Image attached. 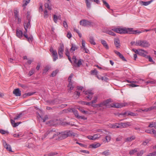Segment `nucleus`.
Instances as JSON below:
<instances>
[{"label":"nucleus","mask_w":156,"mask_h":156,"mask_svg":"<svg viewBox=\"0 0 156 156\" xmlns=\"http://www.w3.org/2000/svg\"><path fill=\"white\" fill-rule=\"evenodd\" d=\"M112 30L117 33L120 34H136V33L140 34L141 33L140 31H137V30H133V28H115L112 29Z\"/></svg>","instance_id":"f257e3e1"},{"label":"nucleus","mask_w":156,"mask_h":156,"mask_svg":"<svg viewBox=\"0 0 156 156\" xmlns=\"http://www.w3.org/2000/svg\"><path fill=\"white\" fill-rule=\"evenodd\" d=\"M54 136H57L58 139L60 140L65 139L69 136H76L77 134L71 131H66L61 133H56V134H54Z\"/></svg>","instance_id":"f03ea898"},{"label":"nucleus","mask_w":156,"mask_h":156,"mask_svg":"<svg viewBox=\"0 0 156 156\" xmlns=\"http://www.w3.org/2000/svg\"><path fill=\"white\" fill-rule=\"evenodd\" d=\"M135 45L140 46L143 48H147L150 46V44L146 40H138L136 41Z\"/></svg>","instance_id":"7ed1b4c3"},{"label":"nucleus","mask_w":156,"mask_h":156,"mask_svg":"<svg viewBox=\"0 0 156 156\" xmlns=\"http://www.w3.org/2000/svg\"><path fill=\"white\" fill-rule=\"evenodd\" d=\"M80 24L83 26H86L88 25L93 26V23L87 20L83 19L80 20Z\"/></svg>","instance_id":"20e7f679"},{"label":"nucleus","mask_w":156,"mask_h":156,"mask_svg":"<svg viewBox=\"0 0 156 156\" xmlns=\"http://www.w3.org/2000/svg\"><path fill=\"white\" fill-rule=\"evenodd\" d=\"M128 105V103L126 102L121 103H113L112 104L111 107L115 108H121Z\"/></svg>","instance_id":"39448f33"},{"label":"nucleus","mask_w":156,"mask_h":156,"mask_svg":"<svg viewBox=\"0 0 156 156\" xmlns=\"http://www.w3.org/2000/svg\"><path fill=\"white\" fill-rule=\"evenodd\" d=\"M56 134V133H55L54 131H53L52 130H50L47 131V133L45 134L44 138H45L47 136H48V137L50 139H53L56 136H54V134Z\"/></svg>","instance_id":"423d86ee"},{"label":"nucleus","mask_w":156,"mask_h":156,"mask_svg":"<svg viewBox=\"0 0 156 156\" xmlns=\"http://www.w3.org/2000/svg\"><path fill=\"white\" fill-rule=\"evenodd\" d=\"M72 59L73 61L74 66L75 67H78L82 65V61H83V60L80 59L78 60V62H77L76 57L75 56H73Z\"/></svg>","instance_id":"0eeeda50"},{"label":"nucleus","mask_w":156,"mask_h":156,"mask_svg":"<svg viewBox=\"0 0 156 156\" xmlns=\"http://www.w3.org/2000/svg\"><path fill=\"white\" fill-rule=\"evenodd\" d=\"M64 50V46L63 44H60L59 47L58 48V53L59 57L61 58L63 57V53Z\"/></svg>","instance_id":"6e6552de"},{"label":"nucleus","mask_w":156,"mask_h":156,"mask_svg":"<svg viewBox=\"0 0 156 156\" xmlns=\"http://www.w3.org/2000/svg\"><path fill=\"white\" fill-rule=\"evenodd\" d=\"M85 2L86 4L87 7L88 9H90L91 7V4L90 2H94L98 4L99 3V0H85Z\"/></svg>","instance_id":"1a4fd4ad"},{"label":"nucleus","mask_w":156,"mask_h":156,"mask_svg":"<svg viewBox=\"0 0 156 156\" xmlns=\"http://www.w3.org/2000/svg\"><path fill=\"white\" fill-rule=\"evenodd\" d=\"M148 53L147 51H144V50L142 49H139V52L138 54L145 58H147V55Z\"/></svg>","instance_id":"9d476101"},{"label":"nucleus","mask_w":156,"mask_h":156,"mask_svg":"<svg viewBox=\"0 0 156 156\" xmlns=\"http://www.w3.org/2000/svg\"><path fill=\"white\" fill-rule=\"evenodd\" d=\"M89 140H94L96 139L100 138V135L98 134H95L93 136H87Z\"/></svg>","instance_id":"9b49d317"},{"label":"nucleus","mask_w":156,"mask_h":156,"mask_svg":"<svg viewBox=\"0 0 156 156\" xmlns=\"http://www.w3.org/2000/svg\"><path fill=\"white\" fill-rule=\"evenodd\" d=\"M104 101V105L107 108H111L112 104H109V103L112 102V99L110 98Z\"/></svg>","instance_id":"f8f14e48"},{"label":"nucleus","mask_w":156,"mask_h":156,"mask_svg":"<svg viewBox=\"0 0 156 156\" xmlns=\"http://www.w3.org/2000/svg\"><path fill=\"white\" fill-rule=\"evenodd\" d=\"M86 95H87L86 96V98H87L91 100L93 97V93H92L91 91H87L85 92L84 93Z\"/></svg>","instance_id":"ddd939ff"},{"label":"nucleus","mask_w":156,"mask_h":156,"mask_svg":"<svg viewBox=\"0 0 156 156\" xmlns=\"http://www.w3.org/2000/svg\"><path fill=\"white\" fill-rule=\"evenodd\" d=\"M13 94L16 96H20L21 95V92L19 88L15 89L13 91Z\"/></svg>","instance_id":"4468645a"},{"label":"nucleus","mask_w":156,"mask_h":156,"mask_svg":"<svg viewBox=\"0 0 156 156\" xmlns=\"http://www.w3.org/2000/svg\"><path fill=\"white\" fill-rule=\"evenodd\" d=\"M153 1V0H151L147 2H144L140 1V3L142 5L147 6L149 5Z\"/></svg>","instance_id":"2eb2a0df"},{"label":"nucleus","mask_w":156,"mask_h":156,"mask_svg":"<svg viewBox=\"0 0 156 156\" xmlns=\"http://www.w3.org/2000/svg\"><path fill=\"white\" fill-rule=\"evenodd\" d=\"M3 143L4 147L8 151L10 152H12V149L10 145L8 144L5 141H3Z\"/></svg>","instance_id":"dca6fc26"},{"label":"nucleus","mask_w":156,"mask_h":156,"mask_svg":"<svg viewBox=\"0 0 156 156\" xmlns=\"http://www.w3.org/2000/svg\"><path fill=\"white\" fill-rule=\"evenodd\" d=\"M57 120L54 119L51 120L49 122L48 124H49L50 126H55L57 124Z\"/></svg>","instance_id":"f3484780"},{"label":"nucleus","mask_w":156,"mask_h":156,"mask_svg":"<svg viewBox=\"0 0 156 156\" xmlns=\"http://www.w3.org/2000/svg\"><path fill=\"white\" fill-rule=\"evenodd\" d=\"M16 35L18 37L21 38L23 34L22 30L17 29L16 31Z\"/></svg>","instance_id":"a211bd4d"},{"label":"nucleus","mask_w":156,"mask_h":156,"mask_svg":"<svg viewBox=\"0 0 156 156\" xmlns=\"http://www.w3.org/2000/svg\"><path fill=\"white\" fill-rule=\"evenodd\" d=\"M114 44L117 48H119L120 46V42L118 38H115L114 40Z\"/></svg>","instance_id":"6ab92c4d"},{"label":"nucleus","mask_w":156,"mask_h":156,"mask_svg":"<svg viewBox=\"0 0 156 156\" xmlns=\"http://www.w3.org/2000/svg\"><path fill=\"white\" fill-rule=\"evenodd\" d=\"M30 20L29 19L27 23H24V26L25 29L26 31H27V29L30 27Z\"/></svg>","instance_id":"aec40b11"},{"label":"nucleus","mask_w":156,"mask_h":156,"mask_svg":"<svg viewBox=\"0 0 156 156\" xmlns=\"http://www.w3.org/2000/svg\"><path fill=\"white\" fill-rule=\"evenodd\" d=\"M53 56V61H55L58 58V56L57 51H55V52L52 54Z\"/></svg>","instance_id":"412c9836"},{"label":"nucleus","mask_w":156,"mask_h":156,"mask_svg":"<svg viewBox=\"0 0 156 156\" xmlns=\"http://www.w3.org/2000/svg\"><path fill=\"white\" fill-rule=\"evenodd\" d=\"M136 138V137L134 136H132L130 137H127L126 139V141L130 142L132 140H135Z\"/></svg>","instance_id":"4be33fe9"},{"label":"nucleus","mask_w":156,"mask_h":156,"mask_svg":"<svg viewBox=\"0 0 156 156\" xmlns=\"http://www.w3.org/2000/svg\"><path fill=\"white\" fill-rule=\"evenodd\" d=\"M101 43L107 49H108L109 48L107 44V43L106 41L103 40H101Z\"/></svg>","instance_id":"5701e85b"},{"label":"nucleus","mask_w":156,"mask_h":156,"mask_svg":"<svg viewBox=\"0 0 156 156\" xmlns=\"http://www.w3.org/2000/svg\"><path fill=\"white\" fill-rule=\"evenodd\" d=\"M138 114L136 113L133 112H132L129 111L127 112V115H130L133 116H137Z\"/></svg>","instance_id":"b1692460"},{"label":"nucleus","mask_w":156,"mask_h":156,"mask_svg":"<svg viewBox=\"0 0 156 156\" xmlns=\"http://www.w3.org/2000/svg\"><path fill=\"white\" fill-rule=\"evenodd\" d=\"M78 103L82 105H90L91 103L90 102H88L86 101H80L78 102Z\"/></svg>","instance_id":"393cba45"},{"label":"nucleus","mask_w":156,"mask_h":156,"mask_svg":"<svg viewBox=\"0 0 156 156\" xmlns=\"http://www.w3.org/2000/svg\"><path fill=\"white\" fill-rule=\"evenodd\" d=\"M54 17V21L55 23H57V20L58 19L60 20L61 19V17L60 16H58L57 15H54L53 16Z\"/></svg>","instance_id":"a878e982"},{"label":"nucleus","mask_w":156,"mask_h":156,"mask_svg":"<svg viewBox=\"0 0 156 156\" xmlns=\"http://www.w3.org/2000/svg\"><path fill=\"white\" fill-rule=\"evenodd\" d=\"M77 108L84 114H86L87 113V111H85L82 107H77Z\"/></svg>","instance_id":"bb28decb"},{"label":"nucleus","mask_w":156,"mask_h":156,"mask_svg":"<svg viewBox=\"0 0 156 156\" xmlns=\"http://www.w3.org/2000/svg\"><path fill=\"white\" fill-rule=\"evenodd\" d=\"M100 144L99 143L92 144L90 145V146L91 147L93 148H96L100 147Z\"/></svg>","instance_id":"cd10ccee"},{"label":"nucleus","mask_w":156,"mask_h":156,"mask_svg":"<svg viewBox=\"0 0 156 156\" xmlns=\"http://www.w3.org/2000/svg\"><path fill=\"white\" fill-rule=\"evenodd\" d=\"M155 107H150L148 108H146L144 109H142V111L144 112H147L148 111H150L153 110V108H154Z\"/></svg>","instance_id":"c85d7f7f"},{"label":"nucleus","mask_w":156,"mask_h":156,"mask_svg":"<svg viewBox=\"0 0 156 156\" xmlns=\"http://www.w3.org/2000/svg\"><path fill=\"white\" fill-rule=\"evenodd\" d=\"M137 149L135 148L134 149L130 151L129 152V154L130 155H132L137 152Z\"/></svg>","instance_id":"c756f323"},{"label":"nucleus","mask_w":156,"mask_h":156,"mask_svg":"<svg viewBox=\"0 0 156 156\" xmlns=\"http://www.w3.org/2000/svg\"><path fill=\"white\" fill-rule=\"evenodd\" d=\"M50 3H45L44 6L45 8H47L48 10H51V7L50 5H49Z\"/></svg>","instance_id":"7c9ffc66"},{"label":"nucleus","mask_w":156,"mask_h":156,"mask_svg":"<svg viewBox=\"0 0 156 156\" xmlns=\"http://www.w3.org/2000/svg\"><path fill=\"white\" fill-rule=\"evenodd\" d=\"M108 133V132L106 131L103 130V131L101 133H100L99 134H98V135H100V137L101 136H105L106 135H108L106 133Z\"/></svg>","instance_id":"2f4dec72"},{"label":"nucleus","mask_w":156,"mask_h":156,"mask_svg":"<svg viewBox=\"0 0 156 156\" xmlns=\"http://www.w3.org/2000/svg\"><path fill=\"white\" fill-rule=\"evenodd\" d=\"M128 123H123L122 122V128H125L129 126V125Z\"/></svg>","instance_id":"473e14b6"},{"label":"nucleus","mask_w":156,"mask_h":156,"mask_svg":"<svg viewBox=\"0 0 156 156\" xmlns=\"http://www.w3.org/2000/svg\"><path fill=\"white\" fill-rule=\"evenodd\" d=\"M90 43L92 44L95 45L96 44L95 42H94V38L92 37H90Z\"/></svg>","instance_id":"72a5a7b5"},{"label":"nucleus","mask_w":156,"mask_h":156,"mask_svg":"<svg viewBox=\"0 0 156 156\" xmlns=\"http://www.w3.org/2000/svg\"><path fill=\"white\" fill-rule=\"evenodd\" d=\"M117 123H115L114 124H111L109 125V127L110 128H112L114 129L118 128H117Z\"/></svg>","instance_id":"f704fd0d"},{"label":"nucleus","mask_w":156,"mask_h":156,"mask_svg":"<svg viewBox=\"0 0 156 156\" xmlns=\"http://www.w3.org/2000/svg\"><path fill=\"white\" fill-rule=\"evenodd\" d=\"M102 1L104 5L108 9H110V6L107 2L104 0H102Z\"/></svg>","instance_id":"c9c22d12"},{"label":"nucleus","mask_w":156,"mask_h":156,"mask_svg":"<svg viewBox=\"0 0 156 156\" xmlns=\"http://www.w3.org/2000/svg\"><path fill=\"white\" fill-rule=\"evenodd\" d=\"M156 122H152L148 126L149 127H154L156 129Z\"/></svg>","instance_id":"e433bc0d"},{"label":"nucleus","mask_w":156,"mask_h":156,"mask_svg":"<svg viewBox=\"0 0 156 156\" xmlns=\"http://www.w3.org/2000/svg\"><path fill=\"white\" fill-rule=\"evenodd\" d=\"M77 49V48L76 47V46L75 45L72 44V47L70 50V51H75V50Z\"/></svg>","instance_id":"4c0bfd02"},{"label":"nucleus","mask_w":156,"mask_h":156,"mask_svg":"<svg viewBox=\"0 0 156 156\" xmlns=\"http://www.w3.org/2000/svg\"><path fill=\"white\" fill-rule=\"evenodd\" d=\"M73 76V74L72 73H71L69 76V77L68 79V81L69 82V83L70 84L71 83H73L71 81L72 78Z\"/></svg>","instance_id":"58836bf2"},{"label":"nucleus","mask_w":156,"mask_h":156,"mask_svg":"<svg viewBox=\"0 0 156 156\" xmlns=\"http://www.w3.org/2000/svg\"><path fill=\"white\" fill-rule=\"evenodd\" d=\"M68 90H72L73 88V83H71L70 84L69 83L68 85Z\"/></svg>","instance_id":"ea45409f"},{"label":"nucleus","mask_w":156,"mask_h":156,"mask_svg":"<svg viewBox=\"0 0 156 156\" xmlns=\"http://www.w3.org/2000/svg\"><path fill=\"white\" fill-rule=\"evenodd\" d=\"M48 16L47 10H45L44 12V18H47Z\"/></svg>","instance_id":"a19ab883"},{"label":"nucleus","mask_w":156,"mask_h":156,"mask_svg":"<svg viewBox=\"0 0 156 156\" xmlns=\"http://www.w3.org/2000/svg\"><path fill=\"white\" fill-rule=\"evenodd\" d=\"M107 34L109 35H112L113 36H115V34L111 30H108L106 32Z\"/></svg>","instance_id":"79ce46f5"},{"label":"nucleus","mask_w":156,"mask_h":156,"mask_svg":"<svg viewBox=\"0 0 156 156\" xmlns=\"http://www.w3.org/2000/svg\"><path fill=\"white\" fill-rule=\"evenodd\" d=\"M144 153L145 151L144 150H141L139 152L137 153V156H141Z\"/></svg>","instance_id":"37998d69"},{"label":"nucleus","mask_w":156,"mask_h":156,"mask_svg":"<svg viewBox=\"0 0 156 156\" xmlns=\"http://www.w3.org/2000/svg\"><path fill=\"white\" fill-rule=\"evenodd\" d=\"M14 13L15 19H16V18H18V11L17 10H15L14 11Z\"/></svg>","instance_id":"c03bdc74"},{"label":"nucleus","mask_w":156,"mask_h":156,"mask_svg":"<svg viewBox=\"0 0 156 156\" xmlns=\"http://www.w3.org/2000/svg\"><path fill=\"white\" fill-rule=\"evenodd\" d=\"M30 0H24V4H23V6H25L27 5L30 2Z\"/></svg>","instance_id":"a18cd8bd"},{"label":"nucleus","mask_w":156,"mask_h":156,"mask_svg":"<svg viewBox=\"0 0 156 156\" xmlns=\"http://www.w3.org/2000/svg\"><path fill=\"white\" fill-rule=\"evenodd\" d=\"M91 74L95 75H97L98 73V71L96 69H94L91 71Z\"/></svg>","instance_id":"49530a36"},{"label":"nucleus","mask_w":156,"mask_h":156,"mask_svg":"<svg viewBox=\"0 0 156 156\" xmlns=\"http://www.w3.org/2000/svg\"><path fill=\"white\" fill-rule=\"evenodd\" d=\"M102 154L105 156H108L110 155V153L109 151H105L103 152Z\"/></svg>","instance_id":"de8ad7c7"},{"label":"nucleus","mask_w":156,"mask_h":156,"mask_svg":"<svg viewBox=\"0 0 156 156\" xmlns=\"http://www.w3.org/2000/svg\"><path fill=\"white\" fill-rule=\"evenodd\" d=\"M57 154V153L54 152H51L48 153L47 155L48 156H54Z\"/></svg>","instance_id":"09e8293b"},{"label":"nucleus","mask_w":156,"mask_h":156,"mask_svg":"<svg viewBox=\"0 0 156 156\" xmlns=\"http://www.w3.org/2000/svg\"><path fill=\"white\" fill-rule=\"evenodd\" d=\"M97 99L98 98L97 97H94V99L91 102H90L91 105L93 103H96L97 102Z\"/></svg>","instance_id":"8fccbe9b"},{"label":"nucleus","mask_w":156,"mask_h":156,"mask_svg":"<svg viewBox=\"0 0 156 156\" xmlns=\"http://www.w3.org/2000/svg\"><path fill=\"white\" fill-rule=\"evenodd\" d=\"M0 133L2 134H8L9 133L8 131H5L2 129H0Z\"/></svg>","instance_id":"3c124183"},{"label":"nucleus","mask_w":156,"mask_h":156,"mask_svg":"<svg viewBox=\"0 0 156 156\" xmlns=\"http://www.w3.org/2000/svg\"><path fill=\"white\" fill-rule=\"evenodd\" d=\"M63 25L64 27L66 28V29H67L68 28V25L66 21L65 20H64L63 23Z\"/></svg>","instance_id":"603ef678"},{"label":"nucleus","mask_w":156,"mask_h":156,"mask_svg":"<svg viewBox=\"0 0 156 156\" xmlns=\"http://www.w3.org/2000/svg\"><path fill=\"white\" fill-rule=\"evenodd\" d=\"M80 92H78L77 91H76L74 93V95H76V98H78L80 96Z\"/></svg>","instance_id":"864d4df0"},{"label":"nucleus","mask_w":156,"mask_h":156,"mask_svg":"<svg viewBox=\"0 0 156 156\" xmlns=\"http://www.w3.org/2000/svg\"><path fill=\"white\" fill-rule=\"evenodd\" d=\"M74 114L75 115L76 117L78 119L79 118V117L80 116V115H78V112L77 110H76L74 112Z\"/></svg>","instance_id":"5fc2aeb1"},{"label":"nucleus","mask_w":156,"mask_h":156,"mask_svg":"<svg viewBox=\"0 0 156 156\" xmlns=\"http://www.w3.org/2000/svg\"><path fill=\"white\" fill-rule=\"evenodd\" d=\"M147 156H156V152H153L148 154Z\"/></svg>","instance_id":"6e6d98bb"},{"label":"nucleus","mask_w":156,"mask_h":156,"mask_svg":"<svg viewBox=\"0 0 156 156\" xmlns=\"http://www.w3.org/2000/svg\"><path fill=\"white\" fill-rule=\"evenodd\" d=\"M58 72V71L57 70L53 71L51 74V76H55Z\"/></svg>","instance_id":"4d7b16f0"},{"label":"nucleus","mask_w":156,"mask_h":156,"mask_svg":"<svg viewBox=\"0 0 156 156\" xmlns=\"http://www.w3.org/2000/svg\"><path fill=\"white\" fill-rule=\"evenodd\" d=\"M49 69V68L48 67H46L44 69L43 73H46Z\"/></svg>","instance_id":"13d9d810"},{"label":"nucleus","mask_w":156,"mask_h":156,"mask_svg":"<svg viewBox=\"0 0 156 156\" xmlns=\"http://www.w3.org/2000/svg\"><path fill=\"white\" fill-rule=\"evenodd\" d=\"M22 115V113H20L19 114L17 115L14 118V120H16L18 119L19 118H20L21 117V116Z\"/></svg>","instance_id":"bf43d9fd"},{"label":"nucleus","mask_w":156,"mask_h":156,"mask_svg":"<svg viewBox=\"0 0 156 156\" xmlns=\"http://www.w3.org/2000/svg\"><path fill=\"white\" fill-rule=\"evenodd\" d=\"M101 80L102 81L107 82L108 78L106 77H101Z\"/></svg>","instance_id":"052dcab7"},{"label":"nucleus","mask_w":156,"mask_h":156,"mask_svg":"<svg viewBox=\"0 0 156 156\" xmlns=\"http://www.w3.org/2000/svg\"><path fill=\"white\" fill-rule=\"evenodd\" d=\"M105 138L107 142H108L110 140L111 137L109 136H106Z\"/></svg>","instance_id":"680f3d73"},{"label":"nucleus","mask_w":156,"mask_h":156,"mask_svg":"<svg viewBox=\"0 0 156 156\" xmlns=\"http://www.w3.org/2000/svg\"><path fill=\"white\" fill-rule=\"evenodd\" d=\"M119 56L123 61H126V59L121 54Z\"/></svg>","instance_id":"e2e57ef3"},{"label":"nucleus","mask_w":156,"mask_h":156,"mask_svg":"<svg viewBox=\"0 0 156 156\" xmlns=\"http://www.w3.org/2000/svg\"><path fill=\"white\" fill-rule=\"evenodd\" d=\"M147 58H148L149 61L150 62H153L152 59L150 56L147 55Z\"/></svg>","instance_id":"0e129e2a"},{"label":"nucleus","mask_w":156,"mask_h":156,"mask_svg":"<svg viewBox=\"0 0 156 156\" xmlns=\"http://www.w3.org/2000/svg\"><path fill=\"white\" fill-rule=\"evenodd\" d=\"M132 51H134L135 53H136V54H138L139 52V49L138 50H136L135 49H132Z\"/></svg>","instance_id":"69168bd1"},{"label":"nucleus","mask_w":156,"mask_h":156,"mask_svg":"<svg viewBox=\"0 0 156 156\" xmlns=\"http://www.w3.org/2000/svg\"><path fill=\"white\" fill-rule=\"evenodd\" d=\"M27 31L25 30V31L24 32V34L23 35L27 39L28 38V37L27 36Z\"/></svg>","instance_id":"338daca9"},{"label":"nucleus","mask_w":156,"mask_h":156,"mask_svg":"<svg viewBox=\"0 0 156 156\" xmlns=\"http://www.w3.org/2000/svg\"><path fill=\"white\" fill-rule=\"evenodd\" d=\"M67 37L69 39L71 38L72 37L71 33L70 32H68L67 35Z\"/></svg>","instance_id":"774afa93"}]
</instances>
